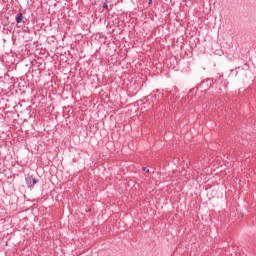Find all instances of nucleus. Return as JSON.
<instances>
[{"instance_id":"423d86ee","label":"nucleus","mask_w":256,"mask_h":256,"mask_svg":"<svg viewBox=\"0 0 256 256\" xmlns=\"http://www.w3.org/2000/svg\"><path fill=\"white\" fill-rule=\"evenodd\" d=\"M152 99H157V95H154V96L152 97Z\"/></svg>"},{"instance_id":"20e7f679","label":"nucleus","mask_w":256,"mask_h":256,"mask_svg":"<svg viewBox=\"0 0 256 256\" xmlns=\"http://www.w3.org/2000/svg\"><path fill=\"white\" fill-rule=\"evenodd\" d=\"M143 171H144L145 173H149V168L144 167V168H143Z\"/></svg>"},{"instance_id":"7ed1b4c3","label":"nucleus","mask_w":256,"mask_h":256,"mask_svg":"<svg viewBox=\"0 0 256 256\" xmlns=\"http://www.w3.org/2000/svg\"><path fill=\"white\" fill-rule=\"evenodd\" d=\"M103 9H105V11H111L112 7L107 4V2L103 3Z\"/></svg>"},{"instance_id":"f257e3e1","label":"nucleus","mask_w":256,"mask_h":256,"mask_svg":"<svg viewBox=\"0 0 256 256\" xmlns=\"http://www.w3.org/2000/svg\"><path fill=\"white\" fill-rule=\"evenodd\" d=\"M26 183H28V186L30 189H33V187H35V185H37V183H39V180L35 179L33 177H27Z\"/></svg>"},{"instance_id":"f03ea898","label":"nucleus","mask_w":256,"mask_h":256,"mask_svg":"<svg viewBox=\"0 0 256 256\" xmlns=\"http://www.w3.org/2000/svg\"><path fill=\"white\" fill-rule=\"evenodd\" d=\"M16 19V23H25V16L23 15V13H18L15 17Z\"/></svg>"},{"instance_id":"39448f33","label":"nucleus","mask_w":256,"mask_h":256,"mask_svg":"<svg viewBox=\"0 0 256 256\" xmlns=\"http://www.w3.org/2000/svg\"><path fill=\"white\" fill-rule=\"evenodd\" d=\"M151 3H153V0H149L148 1V4L151 5Z\"/></svg>"}]
</instances>
